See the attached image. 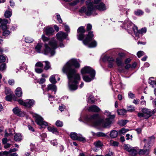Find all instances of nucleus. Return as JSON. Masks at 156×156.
I'll use <instances>...</instances> for the list:
<instances>
[{
    "label": "nucleus",
    "instance_id": "nucleus-60",
    "mask_svg": "<svg viewBox=\"0 0 156 156\" xmlns=\"http://www.w3.org/2000/svg\"><path fill=\"white\" fill-rule=\"evenodd\" d=\"M92 28V26L90 24H88L87 25V31H89Z\"/></svg>",
    "mask_w": 156,
    "mask_h": 156
},
{
    "label": "nucleus",
    "instance_id": "nucleus-58",
    "mask_svg": "<svg viewBox=\"0 0 156 156\" xmlns=\"http://www.w3.org/2000/svg\"><path fill=\"white\" fill-rule=\"evenodd\" d=\"M42 39L44 41H48L49 40V38L46 37L44 35H43L42 36Z\"/></svg>",
    "mask_w": 156,
    "mask_h": 156
},
{
    "label": "nucleus",
    "instance_id": "nucleus-4",
    "mask_svg": "<svg viewBox=\"0 0 156 156\" xmlns=\"http://www.w3.org/2000/svg\"><path fill=\"white\" fill-rule=\"evenodd\" d=\"M44 46V54L45 55L53 56L55 52V50L58 48L57 42L56 40L52 39L49 42L48 44H45Z\"/></svg>",
    "mask_w": 156,
    "mask_h": 156
},
{
    "label": "nucleus",
    "instance_id": "nucleus-2",
    "mask_svg": "<svg viewBox=\"0 0 156 156\" xmlns=\"http://www.w3.org/2000/svg\"><path fill=\"white\" fill-rule=\"evenodd\" d=\"M85 120L92 126L109 128L112 123L113 119L106 118L105 120L100 121L98 120V114H95L92 115L87 116L85 118Z\"/></svg>",
    "mask_w": 156,
    "mask_h": 156
},
{
    "label": "nucleus",
    "instance_id": "nucleus-33",
    "mask_svg": "<svg viewBox=\"0 0 156 156\" xmlns=\"http://www.w3.org/2000/svg\"><path fill=\"white\" fill-rule=\"evenodd\" d=\"M42 46V43H38L35 47V50L38 53H40L41 49Z\"/></svg>",
    "mask_w": 156,
    "mask_h": 156
},
{
    "label": "nucleus",
    "instance_id": "nucleus-41",
    "mask_svg": "<svg viewBox=\"0 0 156 156\" xmlns=\"http://www.w3.org/2000/svg\"><path fill=\"white\" fill-rule=\"evenodd\" d=\"M153 77H152L149 79L148 80V82L149 84L153 86V87L154 86V85H156V81H154V80H151V79L153 78Z\"/></svg>",
    "mask_w": 156,
    "mask_h": 156
},
{
    "label": "nucleus",
    "instance_id": "nucleus-24",
    "mask_svg": "<svg viewBox=\"0 0 156 156\" xmlns=\"http://www.w3.org/2000/svg\"><path fill=\"white\" fill-rule=\"evenodd\" d=\"M94 145L97 148H101L103 146V143L100 140H98L94 142Z\"/></svg>",
    "mask_w": 156,
    "mask_h": 156
},
{
    "label": "nucleus",
    "instance_id": "nucleus-64",
    "mask_svg": "<svg viewBox=\"0 0 156 156\" xmlns=\"http://www.w3.org/2000/svg\"><path fill=\"white\" fill-rule=\"evenodd\" d=\"M5 98L7 101H10L12 100V97L10 95H7L5 97Z\"/></svg>",
    "mask_w": 156,
    "mask_h": 156
},
{
    "label": "nucleus",
    "instance_id": "nucleus-59",
    "mask_svg": "<svg viewBox=\"0 0 156 156\" xmlns=\"http://www.w3.org/2000/svg\"><path fill=\"white\" fill-rule=\"evenodd\" d=\"M63 25L64 26L65 30L67 32H69L70 31V29L69 27L66 25L64 24Z\"/></svg>",
    "mask_w": 156,
    "mask_h": 156
},
{
    "label": "nucleus",
    "instance_id": "nucleus-56",
    "mask_svg": "<svg viewBox=\"0 0 156 156\" xmlns=\"http://www.w3.org/2000/svg\"><path fill=\"white\" fill-rule=\"evenodd\" d=\"M9 134L10 136H12L13 135V132H14V130L12 129H8Z\"/></svg>",
    "mask_w": 156,
    "mask_h": 156
},
{
    "label": "nucleus",
    "instance_id": "nucleus-54",
    "mask_svg": "<svg viewBox=\"0 0 156 156\" xmlns=\"http://www.w3.org/2000/svg\"><path fill=\"white\" fill-rule=\"evenodd\" d=\"M57 19L59 23H61L62 22V20L61 19L60 15L59 14H57L56 15Z\"/></svg>",
    "mask_w": 156,
    "mask_h": 156
},
{
    "label": "nucleus",
    "instance_id": "nucleus-39",
    "mask_svg": "<svg viewBox=\"0 0 156 156\" xmlns=\"http://www.w3.org/2000/svg\"><path fill=\"white\" fill-rule=\"evenodd\" d=\"M129 131L128 129H126L125 128H122L119 131V133L120 135L124 134Z\"/></svg>",
    "mask_w": 156,
    "mask_h": 156
},
{
    "label": "nucleus",
    "instance_id": "nucleus-1",
    "mask_svg": "<svg viewBox=\"0 0 156 156\" xmlns=\"http://www.w3.org/2000/svg\"><path fill=\"white\" fill-rule=\"evenodd\" d=\"M74 66L75 68H79L80 64L76 59H72L68 62L63 67L62 71L66 73L68 79V86L71 90H75L78 88V80H80V77L78 74L76 73V71L73 68Z\"/></svg>",
    "mask_w": 156,
    "mask_h": 156
},
{
    "label": "nucleus",
    "instance_id": "nucleus-28",
    "mask_svg": "<svg viewBox=\"0 0 156 156\" xmlns=\"http://www.w3.org/2000/svg\"><path fill=\"white\" fill-rule=\"evenodd\" d=\"M127 112V111L124 109H119L117 110V113L119 115H125Z\"/></svg>",
    "mask_w": 156,
    "mask_h": 156
},
{
    "label": "nucleus",
    "instance_id": "nucleus-63",
    "mask_svg": "<svg viewBox=\"0 0 156 156\" xmlns=\"http://www.w3.org/2000/svg\"><path fill=\"white\" fill-rule=\"evenodd\" d=\"M17 150H18L16 148H14L13 149H10L9 151H7V152H8V154H9L11 152H15L16 151H17Z\"/></svg>",
    "mask_w": 156,
    "mask_h": 156
},
{
    "label": "nucleus",
    "instance_id": "nucleus-19",
    "mask_svg": "<svg viewBox=\"0 0 156 156\" xmlns=\"http://www.w3.org/2000/svg\"><path fill=\"white\" fill-rule=\"evenodd\" d=\"M150 151L149 148L146 149H140L138 151V154L140 155H143L145 154L148 155L149 154Z\"/></svg>",
    "mask_w": 156,
    "mask_h": 156
},
{
    "label": "nucleus",
    "instance_id": "nucleus-15",
    "mask_svg": "<svg viewBox=\"0 0 156 156\" xmlns=\"http://www.w3.org/2000/svg\"><path fill=\"white\" fill-rule=\"evenodd\" d=\"M107 60L108 62V67L109 68L113 67L115 63V61L114 58L112 57H108L107 58Z\"/></svg>",
    "mask_w": 156,
    "mask_h": 156
},
{
    "label": "nucleus",
    "instance_id": "nucleus-7",
    "mask_svg": "<svg viewBox=\"0 0 156 156\" xmlns=\"http://www.w3.org/2000/svg\"><path fill=\"white\" fill-rule=\"evenodd\" d=\"M17 101L20 105L28 108H31L35 103V101L33 99H27L25 101L19 99Z\"/></svg>",
    "mask_w": 156,
    "mask_h": 156
},
{
    "label": "nucleus",
    "instance_id": "nucleus-37",
    "mask_svg": "<svg viewBox=\"0 0 156 156\" xmlns=\"http://www.w3.org/2000/svg\"><path fill=\"white\" fill-rule=\"evenodd\" d=\"M44 62L45 63V66L44 67V69L46 70H47L50 67V63L48 61H45Z\"/></svg>",
    "mask_w": 156,
    "mask_h": 156
},
{
    "label": "nucleus",
    "instance_id": "nucleus-18",
    "mask_svg": "<svg viewBox=\"0 0 156 156\" xmlns=\"http://www.w3.org/2000/svg\"><path fill=\"white\" fill-rule=\"evenodd\" d=\"M138 148L137 147H133L129 152L131 156H136L138 153L137 150Z\"/></svg>",
    "mask_w": 156,
    "mask_h": 156
},
{
    "label": "nucleus",
    "instance_id": "nucleus-57",
    "mask_svg": "<svg viewBox=\"0 0 156 156\" xmlns=\"http://www.w3.org/2000/svg\"><path fill=\"white\" fill-rule=\"evenodd\" d=\"M35 66L36 67H42L43 66V64L41 62H38L36 64Z\"/></svg>",
    "mask_w": 156,
    "mask_h": 156
},
{
    "label": "nucleus",
    "instance_id": "nucleus-42",
    "mask_svg": "<svg viewBox=\"0 0 156 156\" xmlns=\"http://www.w3.org/2000/svg\"><path fill=\"white\" fill-rule=\"evenodd\" d=\"M119 143L117 141H114L112 140H111L110 142V144L114 146H118Z\"/></svg>",
    "mask_w": 156,
    "mask_h": 156
},
{
    "label": "nucleus",
    "instance_id": "nucleus-34",
    "mask_svg": "<svg viewBox=\"0 0 156 156\" xmlns=\"http://www.w3.org/2000/svg\"><path fill=\"white\" fill-rule=\"evenodd\" d=\"M128 122L127 120H122L119 122V124L121 126H122L125 125Z\"/></svg>",
    "mask_w": 156,
    "mask_h": 156
},
{
    "label": "nucleus",
    "instance_id": "nucleus-31",
    "mask_svg": "<svg viewBox=\"0 0 156 156\" xmlns=\"http://www.w3.org/2000/svg\"><path fill=\"white\" fill-rule=\"evenodd\" d=\"M124 150L127 151L128 152L130 151L132 147L129 144H125L123 146Z\"/></svg>",
    "mask_w": 156,
    "mask_h": 156
},
{
    "label": "nucleus",
    "instance_id": "nucleus-30",
    "mask_svg": "<svg viewBox=\"0 0 156 156\" xmlns=\"http://www.w3.org/2000/svg\"><path fill=\"white\" fill-rule=\"evenodd\" d=\"M104 114L108 117V118L110 119H113L115 116V115H111V113L107 110L105 111Z\"/></svg>",
    "mask_w": 156,
    "mask_h": 156
},
{
    "label": "nucleus",
    "instance_id": "nucleus-49",
    "mask_svg": "<svg viewBox=\"0 0 156 156\" xmlns=\"http://www.w3.org/2000/svg\"><path fill=\"white\" fill-rule=\"evenodd\" d=\"M88 101L89 102L94 103V97L91 95L88 98Z\"/></svg>",
    "mask_w": 156,
    "mask_h": 156
},
{
    "label": "nucleus",
    "instance_id": "nucleus-12",
    "mask_svg": "<svg viewBox=\"0 0 156 156\" xmlns=\"http://www.w3.org/2000/svg\"><path fill=\"white\" fill-rule=\"evenodd\" d=\"M154 140V137L153 136L148 137L147 139H144L143 140L144 142L145 143L144 147H146L147 144H149V146L152 145Z\"/></svg>",
    "mask_w": 156,
    "mask_h": 156
},
{
    "label": "nucleus",
    "instance_id": "nucleus-40",
    "mask_svg": "<svg viewBox=\"0 0 156 156\" xmlns=\"http://www.w3.org/2000/svg\"><path fill=\"white\" fill-rule=\"evenodd\" d=\"M147 29L146 28L144 27L142 28L141 30H139L138 34H145L146 32Z\"/></svg>",
    "mask_w": 156,
    "mask_h": 156
},
{
    "label": "nucleus",
    "instance_id": "nucleus-43",
    "mask_svg": "<svg viewBox=\"0 0 156 156\" xmlns=\"http://www.w3.org/2000/svg\"><path fill=\"white\" fill-rule=\"evenodd\" d=\"M34 40L29 37H27L25 38V41L26 43H31L33 42Z\"/></svg>",
    "mask_w": 156,
    "mask_h": 156
},
{
    "label": "nucleus",
    "instance_id": "nucleus-32",
    "mask_svg": "<svg viewBox=\"0 0 156 156\" xmlns=\"http://www.w3.org/2000/svg\"><path fill=\"white\" fill-rule=\"evenodd\" d=\"M12 15V11L7 10L5 11L4 16L5 18H9Z\"/></svg>",
    "mask_w": 156,
    "mask_h": 156
},
{
    "label": "nucleus",
    "instance_id": "nucleus-27",
    "mask_svg": "<svg viewBox=\"0 0 156 156\" xmlns=\"http://www.w3.org/2000/svg\"><path fill=\"white\" fill-rule=\"evenodd\" d=\"M48 131L52 133H58V131L56 128L53 126H48Z\"/></svg>",
    "mask_w": 156,
    "mask_h": 156
},
{
    "label": "nucleus",
    "instance_id": "nucleus-62",
    "mask_svg": "<svg viewBox=\"0 0 156 156\" xmlns=\"http://www.w3.org/2000/svg\"><path fill=\"white\" fill-rule=\"evenodd\" d=\"M8 83L10 85H13L14 83V81L13 79H10L8 81Z\"/></svg>",
    "mask_w": 156,
    "mask_h": 156
},
{
    "label": "nucleus",
    "instance_id": "nucleus-16",
    "mask_svg": "<svg viewBox=\"0 0 156 156\" xmlns=\"http://www.w3.org/2000/svg\"><path fill=\"white\" fill-rule=\"evenodd\" d=\"M142 112L145 116V119H147L151 116L150 109L146 108H144L142 109Z\"/></svg>",
    "mask_w": 156,
    "mask_h": 156
},
{
    "label": "nucleus",
    "instance_id": "nucleus-11",
    "mask_svg": "<svg viewBox=\"0 0 156 156\" xmlns=\"http://www.w3.org/2000/svg\"><path fill=\"white\" fill-rule=\"evenodd\" d=\"M68 36V35L67 34L61 31L58 32L56 35L57 39L59 41H62L63 40L66 39Z\"/></svg>",
    "mask_w": 156,
    "mask_h": 156
},
{
    "label": "nucleus",
    "instance_id": "nucleus-22",
    "mask_svg": "<svg viewBox=\"0 0 156 156\" xmlns=\"http://www.w3.org/2000/svg\"><path fill=\"white\" fill-rule=\"evenodd\" d=\"M15 94L16 96L18 97H21L22 96V90L20 87L17 88L15 91Z\"/></svg>",
    "mask_w": 156,
    "mask_h": 156
},
{
    "label": "nucleus",
    "instance_id": "nucleus-17",
    "mask_svg": "<svg viewBox=\"0 0 156 156\" xmlns=\"http://www.w3.org/2000/svg\"><path fill=\"white\" fill-rule=\"evenodd\" d=\"M88 110L90 112H98L100 111V109L96 105H94L89 107Z\"/></svg>",
    "mask_w": 156,
    "mask_h": 156
},
{
    "label": "nucleus",
    "instance_id": "nucleus-21",
    "mask_svg": "<svg viewBox=\"0 0 156 156\" xmlns=\"http://www.w3.org/2000/svg\"><path fill=\"white\" fill-rule=\"evenodd\" d=\"M45 31L47 35L50 36L53 34L54 30L53 28L48 27L45 28Z\"/></svg>",
    "mask_w": 156,
    "mask_h": 156
},
{
    "label": "nucleus",
    "instance_id": "nucleus-6",
    "mask_svg": "<svg viewBox=\"0 0 156 156\" xmlns=\"http://www.w3.org/2000/svg\"><path fill=\"white\" fill-rule=\"evenodd\" d=\"M94 34L93 31L89 32L83 41V44L88 46L89 48H94L97 45V42L94 39Z\"/></svg>",
    "mask_w": 156,
    "mask_h": 156
},
{
    "label": "nucleus",
    "instance_id": "nucleus-9",
    "mask_svg": "<svg viewBox=\"0 0 156 156\" xmlns=\"http://www.w3.org/2000/svg\"><path fill=\"white\" fill-rule=\"evenodd\" d=\"M84 27L83 26H81L79 27L77 30V38L79 40H83L84 37V33L85 32Z\"/></svg>",
    "mask_w": 156,
    "mask_h": 156
},
{
    "label": "nucleus",
    "instance_id": "nucleus-36",
    "mask_svg": "<svg viewBox=\"0 0 156 156\" xmlns=\"http://www.w3.org/2000/svg\"><path fill=\"white\" fill-rule=\"evenodd\" d=\"M96 135L98 137H106L107 134L102 132H98L96 133Z\"/></svg>",
    "mask_w": 156,
    "mask_h": 156
},
{
    "label": "nucleus",
    "instance_id": "nucleus-61",
    "mask_svg": "<svg viewBox=\"0 0 156 156\" xmlns=\"http://www.w3.org/2000/svg\"><path fill=\"white\" fill-rule=\"evenodd\" d=\"M138 116L140 118H141L142 117H145V116L144 115V114L143 112H139L137 114Z\"/></svg>",
    "mask_w": 156,
    "mask_h": 156
},
{
    "label": "nucleus",
    "instance_id": "nucleus-13",
    "mask_svg": "<svg viewBox=\"0 0 156 156\" xmlns=\"http://www.w3.org/2000/svg\"><path fill=\"white\" fill-rule=\"evenodd\" d=\"M12 111L15 114L19 116H24L25 115V113L21 111L20 109L18 107L14 108L13 109Z\"/></svg>",
    "mask_w": 156,
    "mask_h": 156
},
{
    "label": "nucleus",
    "instance_id": "nucleus-45",
    "mask_svg": "<svg viewBox=\"0 0 156 156\" xmlns=\"http://www.w3.org/2000/svg\"><path fill=\"white\" fill-rule=\"evenodd\" d=\"M6 68V65L5 63H2L0 65V70L3 71Z\"/></svg>",
    "mask_w": 156,
    "mask_h": 156
},
{
    "label": "nucleus",
    "instance_id": "nucleus-50",
    "mask_svg": "<svg viewBox=\"0 0 156 156\" xmlns=\"http://www.w3.org/2000/svg\"><path fill=\"white\" fill-rule=\"evenodd\" d=\"M79 2V0H75L70 3V5L72 6L76 5Z\"/></svg>",
    "mask_w": 156,
    "mask_h": 156
},
{
    "label": "nucleus",
    "instance_id": "nucleus-25",
    "mask_svg": "<svg viewBox=\"0 0 156 156\" xmlns=\"http://www.w3.org/2000/svg\"><path fill=\"white\" fill-rule=\"evenodd\" d=\"M22 136L20 133H16L14 136V140L16 142H19L22 140Z\"/></svg>",
    "mask_w": 156,
    "mask_h": 156
},
{
    "label": "nucleus",
    "instance_id": "nucleus-55",
    "mask_svg": "<svg viewBox=\"0 0 156 156\" xmlns=\"http://www.w3.org/2000/svg\"><path fill=\"white\" fill-rule=\"evenodd\" d=\"M8 154V152L6 151L0 152V156H6Z\"/></svg>",
    "mask_w": 156,
    "mask_h": 156
},
{
    "label": "nucleus",
    "instance_id": "nucleus-5",
    "mask_svg": "<svg viewBox=\"0 0 156 156\" xmlns=\"http://www.w3.org/2000/svg\"><path fill=\"white\" fill-rule=\"evenodd\" d=\"M82 75L88 74L89 76L85 75L83 76L84 80L86 82H90L94 79L95 75V71L90 66H85L81 70Z\"/></svg>",
    "mask_w": 156,
    "mask_h": 156
},
{
    "label": "nucleus",
    "instance_id": "nucleus-44",
    "mask_svg": "<svg viewBox=\"0 0 156 156\" xmlns=\"http://www.w3.org/2000/svg\"><path fill=\"white\" fill-rule=\"evenodd\" d=\"M6 60V57L3 55H0V62H4Z\"/></svg>",
    "mask_w": 156,
    "mask_h": 156
},
{
    "label": "nucleus",
    "instance_id": "nucleus-3",
    "mask_svg": "<svg viewBox=\"0 0 156 156\" xmlns=\"http://www.w3.org/2000/svg\"><path fill=\"white\" fill-rule=\"evenodd\" d=\"M86 3L87 6L86 15L87 16L97 15V13L96 12V10L100 11H104L106 9L105 5L103 2H101L97 5H94L93 2L88 1H86Z\"/></svg>",
    "mask_w": 156,
    "mask_h": 156
},
{
    "label": "nucleus",
    "instance_id": "nucleus-35",
    "mask_svg": "<svg viewBox=\"0 0 156 156\" xmlns=\"http://www.w3.org/2000/svg\"><path fill=\"white\" fill-rule=\"evenodd\" d=\"M49 80L51 83L53 84L55 83L56 81L55 79V75H52L49 78Z\"/></svg>",
    "mask_w": 156,
    "mask_h": 156
},
{
    "label": "nucleus",
    "instance_id": "nucleus-51",
    "mask_svg": "<svg viewBox=\"0 0 156 156\" xmlns=\"http://www.w3.org/2000/svg\"><path fill=\"white\" fill-rule=\"evenodd\" d=\"M129 22H131L130 21L126 20L124 22V24L125 25H126L127 26V27L129 28H130L131 29L132 28L130 26V25L128 24V23Z\"/></svg>",
    "mask_w": 156,
    "mask_h": 156
},
{
    "label": "nucleus",
    "instance_id": "nucleus-48",
    "mask_svg": "<svg viewBox=\"0 0 156 156\" xmlns=\"http://www.w3.org/2000/svg\"><path fill=\"white\" fill-rule=\"evenodd\" d=\"M128 95L129 98L133 99L135 98V94H133L131 91H129L128 92Z\"/></svg>",
    "mask_w": 156,
    "mask_h": 156
},
{
    "label": "nucleus",
    "instance_id": "nucleus-46",
    "mask_svg": "<svg viewBox=\"0 0 156 156\" xmlns=\"http://www.w3.org/2000/svg\"><path fill=\"white\" fill-rule=\"evenodd\" d=\"M55 124L56 126L58 127H61L63 125V123L59 120H57Z\"/></svg>",
    "mask_w": 156,
    "mask_h": 156
},
{
    "label": "nucleus",
    "instance_id": "nucleus-14",
    "mask_svg": "<svg viewBox=\"0 0 156 156\" xmlns=\"http://www.w3.org/2000/svg\"><path fill=\"white\" fill-rule=\"evenodd\" d=\"M116 63L118 66L120 67L119 68V70L121 72H122L123 70V68L122 66V58L118 57L116 58Z\"/></svg>",
    "mask_w": 156,
    "mask_h": 156
},
{
    "label": "nucleus",
    "instance_id": "nucleus-20",
    "mask_svg": "<svg viewBox=\"0 0 156 156\" xmlns=\"http://www.w3.org/2000/svg\"><path fill=\"white\" fill-rule=\"evenodd\" d=\"M128 24L130 25V26L132 27V29L134 31L135 34L136 36H138V30L137 27L136 26H135L131 22H129Z\"/></svg>",
    "mask_w": 156,
    "mask_h": 156
},
{
    "label": "nucleus",
    "instance_id": "nucleus-47",
    "mask_svg": "<svg viewBox=\"0 0 156 156\" xmlns=\"http://www.w3.org/2000/svg\"><path fill=\"white\" fill-rule=\"evenodd\" d=\"M144 53L143 51H138L137 53V55L139 58H140L142 56L144 55Z\"/></svg>",
    "mask_w": 156,
    "mask_h": 156
},
{
    "label": "nucleus",
    "instance_id": "nucleus-23",
    "mask_svg": "<svg viewBox=\"0 0 156 156\" xmlns=\"http://www.w3.org/2000/svg\"><path fill=\"white\" fill-rule=\"evenodd\" d=\"M47 89L48 91L50 90H53L55 92V94L57 90V87L55 85L50 84L48 85Z\"/></svg>",
    "mask_w": 156,
    "mask_h": 156
},
{
    "label": "nucleus",
    "instance_id": "nucleus-26",
    "mask_svg": "<svg viewBox=\"0 0 156 156\" xmlns=\"http://www.w3.org/2000/svg\"><path fill=\"white\" fill-rule=\"evenodd\" d=\"M144 12L141 10L137 9L134 11V14L138 16H140L144 14Z\"/></svg>",
    "mask_w": 156,
    "mask_h": 156
},
{
    "label": "nucleus",
    "instance_id": "nucleus-10",
    "mask_svg": "<svg viewBox=\"0 0 156 156\" xmlns=\"http://www.w3.org/2000/svg\"><path fill=\"white\" fill-rule=\"evenodd\" d=\"M43 120V118L39 115H37L36 116V122L41 127H44L48 126V123Z\"/></svg>",
    "mask_w": 156,
    "mask_h": 156
},
{
    "label": "nucleus",
    "instance_id": "nucleus-8",
    "mask_svg": "<svg viewBox=\"0 0 156 156\" xmlns=\"http://www.w3.org/2000/svg\"><path fill=\"white\" fill-rule=\"evenodd\" d=\"M70 136L71 138L73 140H77L82 142L86 141L85 138L83 137L82 135H78L75 132L71 133Z\"/></svg>",
    "mask_w": 156,
    "mask_h": 156
},
{
    "label": "nucleus",
    "instance_id": "nucleus-29",
    "mask_svg": "<svg viewBox=\"0 0 156 156\" xmlns=\"http://www.w3.org/2000/svg\"><path fill=\"white\" fill-rule=\"evenodd\" d=\"M118 134V132L117 131L113 130L111 131L110 133V136L112 138H115L117 136Z\"/></svg>",
    "mask_w": 156,
    "mask_h": 156
},
{
    "label": "nucleus",
    "instance_id": "nucleus-53",
    "mask_svg": "<svg viewBox=\"0 0 156 156\" xmlns=\"http://www.w3.org/2000/svg\"><path fill=\"white\" fill-rule=\"evenodd\" d=\"M35 72L38 73H41L42 72L43 70L41 68H35Z\"/></svg>",
    "mask_w": 156,
    "mask_h": 156
},
{
    "label": "nucleus",
    "instance_id": "nucleus-52",
    "mask_svg": "<svg viewBox=\"0 0 156 156\" xmlns=\"http://www.w3.org/2000/svg\"><path fill=\"white\" fill-rule=\"evenodd\" d=\"M134 107L132 106L131 105H130L128 107L127 111L130 112H133L134 111Z\"/></svg>",
    "mask_w": 156,
    "mask_h": 156
},
{
    "label": "nucleus",
    "instance_id": "nucleus-38",
    "mask_svg": "<svg viewBox=\"0 0 156 156\" xmlns=\"http://www.w3.org/2000/svg\"><path fill=\"white\" fill-rule=\"evenodd\" d=\"M7 28L5 30H3V35L5 36H8L10 34V32L7 30Z\"/></svg>",
    "mask_w": 156,
    "mask_h": 156
}]
</instances>
